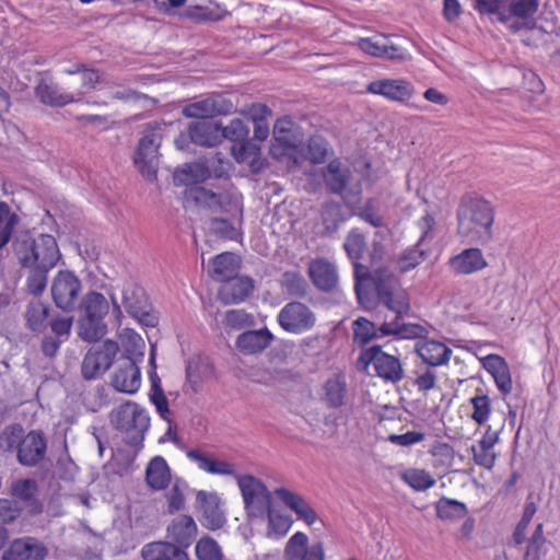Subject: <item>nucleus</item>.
I'll use <instances>...</instances> for the list:
<instances>
[{
	"label": "nucleus",
	"mask_w": 560,
	"mask_h": 560,
	"mask_svg": "<svg viewBox=\"0 0 560 560\" xmlns=\"http://www.w3.org/2000/svg\"><path fill=\"white\" fill-rule=\"evenodd\" d=\"M396 37L386 35H376L368 38H360L358 47L365 54L388 59V60H405L407 57L406 50L396 42Z\"/></svg>",
	"instance_id": "obj_13"
},
{
	"label": "nucleus",
	"mask_w": 560,
	"mask_h": 560,
	"mask_svg": "<svg viewBox=\"0 0 560 560\" xmlns=\"http://www.w3.org/2000/svg\"><path fill=\"white\" fill-rule=\"evenodd\" d=\"M107 331L104 319L80 316L78 319V336L86 342H96Z\"/></svg>",
	"instance_id": "obj_38"
},
{
	"label": "nucleus",
	"mask_w": 560,
	"mask_h": 560,
	"mask_svg": "<svg viewBox=\"0 0 560 560\" xmlns=\"http://www.w3.org/2000/svg\"><path fill=\"white\" fill-rule=\"evenodd\" d=\"M110 422L116 430L125 433L127 444L137 446L144 440L150 427V417L138 404L127 401L112 411Z\"/></svg>",
	"instance_id": "obj_3"
},
{
	"label": "nucleus",
	"mask_w": 560,
	"mask_h": 560,
	"mask_svg": "<svg viewBox=\"0 0 560 560\" xmlns=\"http://www.w3.org/2000/svg\"><path fill=\"white\" fill-rule=\"evenodd\" d=\"M281 288L296 299H304L308 293L305 278L298 271H285L280 280Z\"/></svg>",
	"instance_id": "obj_41"
},
{
	"label": "nucleus",
	"mask_w": 560,
	"mask_h": 560,
	"mask_svg": "<svg viewBox=\"0 0 560 560\" xmlns=\"http://www.w3.org/2000/svg\"><path fill=\"white\" fill-rule=\"evenodd\" d=\"M237 269V257L229 252L217 255L212 259L211 277L218 281H225L233 277Z\"/></svg>",
	"instance_id": "obj_39"
},
{
	"label": "nucleus",
	"mask_w": 560,
	"mask_h": 560,
	"mask_svg": "<svg viewBox=\"0 0 560 560\" xmlns=\"http://www.w3.org/2000/svg\"><path fill=\"white\" fill-rule=\"evenodd\" d=\"M49 306L39 300H33L26 305L24 318L26 326L34 332H40L47 327Z\"/></svg>",
	"instance_id": "obj_36"
},
{
	"label": "nucleus",
	"mask_w": 560,
	"mask_h": 560,
	"mask_svg": "<svg viewBox=\"0 0 560 560\" xmlns=\"http://www.w3.org/2000/svg\"><path fill=\"white\" fill-rule=\"evenodd\" d=\"M401 479L417 491L427 490L435 485V479L429 472L417 468L405 470Z\"/></svg>",
	"instance_id": "obj_45"
},
{
	"label": "nucleus",
	"mask_w": 560,
	"mask_h": 560,
	"mask_svg": "<svg viewBox=\"0 0 560 560\" xmlns=\"http://www.w3.org/2000/svg\"><path fill=\"white\" fill-rule=\"evenodd\" d=\"M24 436V429L21 424L7 425L0 433V447L8 452L18 451Z\"/></svg>",
	"instance_id": "obj_49"
},
{
	"label": "nucleus",
	"mask_w": 560,
	"mask_h": 560,
	"mask_svg": "<svg viewBox=\"0 0 560 560\" xmlns=\"http://www.w3.org/2000/svg\"><path fill=\"white\" fill-rule=\"evenodd\" d=\"M16 223L18 215L11 213L7 202L0 201V249L9 243Z\"/></svg>",
	"instance_id": "obj_46"
},
{
	"label": "nucleus",
	"mask_w": 560,
	"mask_h": 560,
	"mask_svg": "<svg viewBox=\"0 0 560 560\" xmlns=\"http://www.w3.org/2000/svg\"><path fill=\"white\" fill-rule=\"evenodd\" d=\"M197 503L200 505L208 528L218 529L224 525L225 517L217 494L199 491L197 493Z\"/></svg>",
	"instance_id": "obj_25"
},
{
	"label": "nucleus",
	"mask_w": 560,
	"mask_h": 560,
	"mask_svg": "<svg viewBox=\"0 0 560 560\" xmlns=\"http://www.w3.org/2000/svg\"><path fill=\"white\" fill-rule=\"evenodd\" d=\"M438 517L443 521H454L466 515V505L457 500L441 498L436 504Z\"/></svg>",
	"instance_id": "obj_42"
},
{
	"label": "nucleus",
	"mask_w": 560,
	"mask_h": 560,
	"mask_svg": "<svg viewBox=\"0 0 560 560\" xmlns=\"http://www.w3.org/2000/svg\"><path fill=\"white\" fill-rule=\"evenodd\" d=\"M476 9L481 14H493L501 22V16L508 14L510 0H475Z\"/></svg>",
	"instance_id": "obj_56"
},
{
	"label": "nucleus",
	"mask_w": 560,
	"mask_h": 560,
	"mask_svg": "<svg viewBox=\"0 0 560 560\" xmlns=\"http://www.w3.org/2000/svg\"><path fill=\"white\" fill-rule=\"evenodd\" d=\"M50 292L56 307L70 313L79 307L82 282L72 271L60 270L51 281Z\"/></svg>",
	"instance_id": "obj_8"
},
{
	"label": "nucleus",
	"mask_w": 560,
	"mask_h": 560,
	"mask_svg": "<svg viewBox=\"0 0 560 560\" xmlns=\"http://www.w3.org/2000/svg\"><path fill=\"white\" fill-rule=\"evenodd\" d=\"M364 246H365V241H364L363 235H361L359 233H354V232L350 233L347 236L345 245H343L348 256L353 261H357L358 259L361 258Z\"/></svg>",
	"instance_id": "obj_63"
},
{
	"label": "nucleus",
	"mask_w": 560,
	"mask_h": 560,
	"mask_svg": "<svg viewBox=\"0 0 560 560\" xmlns=\"http://www.w3.org/2000/svg\"><path fill=\"white\" fill-rule=\"evenodd\" d=\"M451 268L459 275H469L481 270L487 262L479 248H468L450 260Z\"/></svg>",
	"instance_id": "obj_28"
},
{
	"label": "nucleus",
	"mask_w": 560,
	"mask_h": 560,
	"mask_svg": "<svg viewBox=\"0 0 560 560\" xmlns=\"http://www.w3.org/2000/svg\"><path fill=\"white\" fill-rule=\"evenodd\" d=\"M47 442L40 431L32 430L22 440L16 451L18 462L25 467L37 466L44 460Z\"/></svg>",
	"instance_id": "obj_14"
},
{
	"label": "nucleus",
	"mask_w": 560,
	"mask_h": 560,
	"mask_svg": "<svg viewBox=\"0 0 560 560\" xmlns=\"http://www.w3.org/2000/svg\"><path fill=\"white\" fill-rule=\"evenodd\" d=\"M196 556L198 560H221L223 558L220 546L211 537H202L197 541Z\"/></svg>",
	"instance_id": "obj_51"
},
{
	"label": "nucleus",
	"mask_w": 560,
	"mask_h": 560,
	"mask_svg": "<svg viewBox=\"0 0 560 560\" xmlns=\"http://www.w3.org/2000/svg\"><path fill=\"white\" fill-rule=\"evenodd\" d=\"M362 269H363V267L360 264L354 262V275H355L354 290H355V294H357L360 305L363 306L365 310H371L375 306V299H374L373 294L368 289H365V287L363 284V282L366 280L362 276V272H361Z\"/></svg>",
	"instance_id": "obj_50"
},
{
	"label": "nucleus",
	"mask_w": 560,
	"mask_h": 560,
	"mask_svg": "<svg viewBox=\"0 0 560 560\" xmlns=\"http://www.w3.org/2000/svg\"><path fill=\"white\" fill-rule=\"evenodd\" d=\"M368 91L383 95L393 101H406L412 94V86L404 80H376L368 85Z\"/></svg>",
	"instance_id": "obj_23"
},
{
	"label": "nucleus",
	"mask_w": 560,
	"mask_h": 560,
	"mask_svg": "<svg viewBox=\"0 0 560 560\" xmlns=\"http://www.w3.org/2000/svg\"><path fill=\"white\" fill-rule=\"evenodd\" d=\"M144 560H189L188 555L173 542L155 541L141 550Z\"/></svg>",
	"instance_id": "obj_29"
},
{
	"label": "nucleus",
	"mask_w": 560,
	"mask_h": 560,
	"mask_svg": "<svg viewBox=\"0 0 560 560\" xmlns=\"http://www.w3.org/2000/svg\"><path fill=\"white\" fill-rule=\"evenodd\" d=\"M209 229L211 233L220 238L236 240L238 236L237 230L229 221V219L213 217L210 220Z\"/></svg>",
	"instance_id": "obj_57"
},
{
	"label": "nucleus",
	"mask_w": 560,
	"mask_h": 560,
	"mask_svg": "<svg viewBox=\"0 0 560 560\" xmlns=\"http://www.w3.org/2000/svg\"><path fill=\"white\" fill-rule=\"evenodd\" d=\"M168 538L180 549L189 547L196 538L197 525L189 515H179L167 527Z\"/></svg>",
	"instance_id": "obj_21"
},
{
	"label": "nucleus",
	"mask_w": 560,
	"mask_h": 560,
	"mask_svg": "<svg viewBox=\"0 0 560 560\" xmlns=\"http://www.w3.org/2000/svg\"><path fill=\"white\" fill-rule=\"evenodd\" d=\"M271 340L272 335L266 328L248 330L237 337L236 347L245 354H255L265 350Z\"/></svg>",
	"instance_id": "obj_30"
},
{
	"label": "nucleus",
	"mask_w": 560,
	"mask_h": 560,
	"mask_svg": "<svg viewBox=\"0 0 560 560\" xmlns=\"http://www.w3.org/2000/svg\"><path fill=\"white\" fill-rule=\"evenodd\" d=\"M236 478L247 516L264 518L271 508L270 491L262 481L252 475H242Z\"/></svg>",
	"instance_id": "obj_7"
},
{
	"label": "nucleus",
	"mask_w": 560,
	"mask_h": 560,
	"mask_svg": "<svg viewBox=\"0 0 560 560\" xmlns=\"http://www.w3.org/2000/svg\"><path fill=\"white\" fill-rule=\"evenodd\" d=\"M66 73L70 75H75V80H71L68 85L70 88H74L77 85V80L80 81L81 89L77 90L75 96H80L84 93V91L95 89L96 84L102 81V73L100 70L94 68H89L84 63H77L73 68L67 69Z\"/></svg>",
	"instance_id": "obj_32"
},
{
	"label": "nucleus",
	"mask_w": 560,
	"mask_h": 560,
	"mask_svg": "<svg viewBox=\"0 0 560 560\" xmlns=\"http://www.w3.org/2000/svg\"><path fill=\"white\" fill-rule=\"evenodd\" d=\"M106 370L101 366L94 353L88 351L81 364V373L84 380L91 381L98 378Z\"/></svg>",
	"instance_id": "obj_61"
},
{
	"label": "nucleus",
	"mask_w": 560,
	"mask_h": 560,
	"mask_svg": "<svg viewBox=\"0 0 560 560\" xmlns=\"http://www.w3.org/2000/svg\"><path fill=\"white\" fill-rule=\"evenodd\" d=\"M210 176L209 168L201 163H191L176 170L174 180L189 186L192 183L206 180Z\"/></svg>",
	"instance_id": "obj_40"
},
{
	"label": "nucleus",
	"mask_w": 560,
	"mask_h": 560,
	"mask_svg": "<svg viewBox=\"0 0 560 560\" xmlns=\"http://www.w3.org/2000/svg\"><path fill=\"white\" fill-rule=\"evenodd\" d=\"M122 305L126 312L139 323L148 327H155L159 323L156 314L148 300L144 290L132 281L122 287Z\"/></svg>",
	"instance_id": "obj_9"
},
{
	"label": "nucleus",
	"mask_w": 560,
	"mask_h": 560,
	"mask_svg": "<svg viewBox=\"0 0 560 560\" xmlns=\"http://www.w3.org/2000/svg\"><path fill=\"white\" fill-rule=\"evenodd\" d=\"M434 220L431 215L427 214L419 221V228L422 231L421 237L418 243L401 255L399 258V268L402 272L416 268L420 262L427 259L428 248L425 247V238L432 229Z\"/></svg>",
	"instance_id": "obj_17"
},
{
	"label": "nucleus",
	"mask_w": 560,
	"mask_h": 560,
	"mask_svg": "<svg viewBox=\"0 0 560 560\" xmlns=\"http://www.w3.org/2000/svg\"><path fill=\"white\" fill-rule=\"evenodd\" d=\"M324 182L332 194L340 195L345 198L350 179L351 171L340 161H331L323 173Z\"/></svg>",
	"instance_id": "obj_24"
},
{
	"label": "nucleus",
	"mask_w": 560,
	"mask_h": 560,
	"mask_svg": "<svg viewBox=\"0 0 560 560\" xmlns=\"http://www.w3.org/2000/svg\"><path fill=\"white\" fill-rule=\"evenodd\" d=\"M353 334L354 339L361 345H365L376 337L374 324L364 317L354 320Z\"/></svg>",
	"instance_id": "obj_58"
},
{
	"label": "nucleus",
	"mask_w": 560,
	"mask_h": 560,
	"mask_svg": "<svg viewBox=\"0 0 560 560\" xmlns=\"http://www.w3.org/2000/svg\"><path fill=\"white\" fill-rule=\"evenodd\" d=\"M38 492L37 481L31 478L19 479L11 485V494L32 506L33 512L40 513L43 505L36 500Z\"/></svg>",
	"instance_id": "obj_33"
},
{
	"label": "nucleus",
	"mask_w": 560,
	"mask_h": 560,
	"mask_svg": "<svg viewBox=\"0 0 560 560\" xmlns=\"http://www.w3.org/2000/svg\"><path fill=\"white\" fill-rule=\"evenodd\" d=\"M28 269L27 278H26V288L27 291L38 296L40 295L46 287L48 280V272L52 268H39V267H26Z\"/></svg>",
	"instance_id": "obj_47"
},
{
	"label": "nucleus",
	"mask_w": 560,
	"mask_h": 560,
	"mask_svg": "<svg viewBox=\"0 0 560 560\" xmlns=\"http://www.w3.org/2000/svg\"><path fill=\"white\" fill-rule=\"evenodd\" d=\"M545 542L542 524H538L526 548L524 560H540L541 548Z\"/></svg>",
	"instance_id": "obj_59"
},
{
	"label": "nucleus",
	"mask_w": 560,
	"mask_h": 560,
	"mask_svg": "<svg viewBox=\"0 0 560 560\" xmlns=\"http://www.w3.org/2000/svg\"><path fill=\"white\" fill-rule=\"evenodd\" d=\"M110 385L120 393L135 394L141 385V373L136 362L121 358L112 375Z\"/></svg>",
	"instance_id": "obj_16"
},
{
	"label": "nucleus",
	"mask_w": 560,
	"mask_h": 560,
	"mask_svg": "<svg viewBox=\"0 0 560 560\" xmlns=\"http://www.w3.org/2000/svg\"><path fill=\"white\" fill-rule=\"evenodd\" d=\"M36 96L46 105L61 107L75 101L73 93H62L59 88L42 81L36 86Z\"/></svg>",
	"instance_id": "obj_37"
},
{
	"label": "nucleus",
	"mask_w": 560,
	"mask_h": 560,
	"mask_svg": "<svg viewBox=\"0 0 560 560\" xmlns=\"http://www.w3.org/2000/svg\"><path fill=\"white\" fill-rule=\"evenodd\" d=\"M80 316L104 319L108 314L109 304L98 292L91 291L79 302Z\"/></svg>",
	"instance_id": "obj_34"
},
{
	"label": "nucleus",
	"mask_w": 560,
	"mask_h": 560,
	"mask_svg": "<svg viewBox=\"0 0 560 560\" xmlns=\"http://www.w3.org/2000/svg\"><path fill=\"white\" fill-rule=\"evenodd\" d=\"M370 364H373L376 375L386 382L396 384L405 377L400 359L383 351L381 346L361 351L357 361L358 369L365 371Z\"/></svg>",
	"instance_id": "obj_5"
},
{
	"label": "nucleus",
	"mask_w": 560,
	"mask_h": 560,
	"mask_svg": "<svg viewBox=\"0 0 560 560\" xmlns=\"http://www.w3.org/2000/svg\"><path fill=\"white\" fill-rule=\"evenodd\" d=\"M457 232L468 244L485 245L492 240L494 208L478 196H464L456 212Z\"/></svg>",
	"instance_id": "obj_1"
},
{
	"label": "nucleus",
	"mask_w": 560,
	"mask_h": 560,
	"mask_svg": "<svg viewBox=\"0 0 560 560\" xmlns=\"http://www.w3.org/2000/svg\"><path fill=\"white\" fill-rule=\"evenodd\" d=\"M416 352L430 366L447 363L452 354V350L448 347L435 340L418 342L416 345Z\"/></svg>",
	"instance_id": "obj_27"
},
{
	"label": "nucleus",
	"mask_w": 560,
	"mask_h": 560,
	"mask_svg": "<svg viewBox=\"0 0 560 560\" xmlns=\"http://www.w3.org/2000/svg\"><path fill=\"white\" fill-rule=\"evenodd\" d=\"M211 106L212 104L210 103L209 97H207L205 100L185 106L183 109V114L186 117L209 119L213 117Z\"/></svg>",
	"instance_id": "obj_62"
},
{
	"label": "nucleus",
	"mask_w": 560,
	"mask_h": 560,
	"mask_svg": "<svg viewBox=\"0 0 560 560\" xmlns=\"http://www.w3.org/2000/svg\"><path fill=\"white\" fill-rule=\"evenodd\" d=\"M308 538L304 533H295L287 542L284 556L287 560H301L307 548Z\"/></svg>",
	"instance_id": "obj_52"
},
{
	"label": "nucleus",
	"mask_w": 560,
	"mask_h": 560,
	"mask_svg": "<svg viewBox=\"0 0 560 560\" xmlns=\"http://www.w3.org/2000/svg\"><path fill=\"white\" fill-rule=\"evenodd\" d=\"M152 386H151V393H150V399L156 407L158 412L160 416L170 422L168 415V401L166 396L164 395V392L160 385V380L151 377Z\"/></svg>",
	"instance_id": "obj_55"
},
{
	"label": "nucleus",
	"mask_w": 560,
	"mask_h": 560,
	"mask_svg": "<svg viewBox=\"0 0 560 560\" xmlns=\"http://www.w3.org/2000/svg\"><path fill=\"white\" fill-rule=\"evenodd\" d=\"M393 313V318L390 320L384 322L380 330L382 335H396L400 338H419L422 337L425 332L424 327L419 324H410L405 323L402 320V315L406 312L390 311Z\"/></svg>",
	"instance_id": "obj_26"
},
{
	"label": "nucleus",
	"mask_w": 560,
	"mask_h": 560,
	"mask_svg": "<svg viewBox=\"0 0 560 560\" xmlns=\"http://www.w3.org/2000/svg\"><path fill=\"white\" fill-rule=\"evenodd\" d=\"M162 131L160 127H147L135 154V165L141 175L149 182L156 178L159 164V148L162 143Z\"/></svg>",
	"instance_id": "obj_6"
},
{
	"label": "nucleus",
	"mask_w": 560,
	"mask_h": 560,
	"mask_svg": "<svg viewBox=\"0 0 560 560\" xmlns=\"http://www.w3.org/2000/svg\"><path fill=\"white\" fill-rule=\"evenodd\" d=\"M187 456L198 464V467L209 474L230 476L234 475V466L228 462L211 458L198 450H190Z\"/></svg>",
	"instance_id": "obj_35"
},
{
	"label": "nucleus",
	"mask_w": 560,
	"mask_h": 560,
	"mask_svg": "<svg viewBox=\"0 0 560 560\" xmlns=\"http://www.w3.org/2000/svg\"><path fill=\"white\" fill-rule=\"evenodd\" d=\"M48 549L35 537L14 539L2 553V560H45Z\"/></svg>",
	"instance_id": "obj_15"
},
{
	"label": "nucleus",
	"mask_w": 560,
	"mask_h": 560,
	"mask_svg": "<svg viewBox=\"0 0 560 560\" xmlns=\"http://www.w3.org/2000/svg\"><path fill=\"white\" fill-rule=\"evenodd\" d=\"M325 401L330 408L342 406L346 395V383L340 377L327 380L325 383Z\"/></svg>",
	"instance_id": "obj_43"
},
{
	"label": "nucleus",
	"mask_w": 560,
	"mask_h": 560,
	"mask_svg": "<svg viewBox=\"0 0 560 560\" xmlns=\"http://www.w3.org/2000/svg\"><path fill=\"white\" fill-rule=\"evenodd\" d=\"M266 516L268 518L269 529L279 536L285 535L291 527V518L289 516L275 514L271 508L267 511Z\"/></svg>",
	"instance_id": "obj_64"
},
{
	"label": "nucleus",
	"mask_w": 560,
	"mask_h": 560,
	"mask_svg": "<svg viewBox=\"0 0 560 560\" xmlns=\"http://www.w3.org/2000/svg\"><path fill=\"white\" fill-rule=\"evenodd\" d=\"M275 494L287 508L295 513L299 520L304 521L307 525H313L316 522V512L302 495L287 488H277Z\"/></svg>",
	"instance_id": "obj_20"
},
{
	"label": "nucleus",
	"mask_w": 560,
	"mask_h": 560,
	"mask_svg": "<svg viewBox=\"0 0 560 560\" xmlns=\"http://www.w3.org/2000/svg\"><path fill=\"white\" fill-rule=\"evenodd\" d=\"M327 155V143L320 137H312L307 143L306 158L314 164L324 163Z\"/></svg>",
	"instance_id": "obj_60"
},
{
	"label": "nucleus",
	"mask_w": 560,
	"mask_h": 560,
	"mask_svg": "<svg viewBox=\"0 0 560 560\" xmlns=\"http://www.w3.org/2000/svg\"><path fill=\"white\" fill-rule=\"evenodd\" d=\"M470 404L472 406L471 418L478 424H483L488 421L490 412H491V400L485 394H478L470 398Z\"/></svg>",
	"instance_id": "obj_53"
},
{
	"label": "nucleus",
	"mask_w": 560,
	"mask_h": 560,
	"mask_svg": "<svg viewBox=\"0 0 560 560\" xmlns=\"http://www.w3.org/2000/svg\"><path fill=\"white\" fill-rule=\"evenodd\" d=\"M278 323L288 332L302 334L315 326L316 315L306 304L293 301L281 308Z\"/></svg>",
	"instance_id": "obj_10"
},
{
	"label": "nucleus",
	"mask_w": 560,
	"mask_h": 560,
	"mask_svg": "<svg viewBox=\"0 0 560 560\" xmlns=\"http://www.w3.org/2000/svg\"><path fill=\"white\" fill-rule=\"evenodd\" d=\"M185 201L188 205L209 209L213 213L230 212L231 208L240 211L238 205L232 202L230 196L215 194L201 186H189L185 190Z\"/></svg>",
	"instance_id": "obj_12"
},
{
	"label": "nucleus",
	"mask_w": 560,
	"mask_h": 560,
	"mask_svg": "<svg viewBox=\"0 0 560 560\" xmlns=\"http://www.w3.org/2000/svg\"><path fill=\"white\" fill-rule=\"evenodd\" d=\"M538 8L539 0H510L508 14L501 16V23L513 33L534 30L537 27L535 15Z\"/></svg>",
	"instance_id": "obj_11"
},
{
	"label": "nucleus",
	"mask_w": 560,
	"mask_h": 560,
	"mask_svg": "<svg viewBox=\"0 0 560 560\" xmlns=\"http://www.w3.org/2000/svg\"><path fill=\"white\" fill-rule=\"evenodd\" d=\"M89 351L94 353V358L107 371L119 351V346L116 341L107 339L102 343L93 346Z\"/></svg>",
	"instance_id": "obj_44"
},
{
	"label": "nucleus",
	"mask_w": 560,
	"mask_h": 560,
	"mask_svg": "<svg viewBox=\"0 0 560 560\" xmlns=\"http://www.w3.org/2000/svg\"><path fill=\"white\" fill-rule=\"evenodd\" d=\"M375 287L380 302L389 311L408 312L409 304L402 292L397 291L398 280L387 265L372 267L370 272L362 273Z\"/></svg>",
	"instance_id": "obj_4"
},
{
	"label": "nucleus",
	"mask_w": 560,
	"mask_h": 560,
	"mask_svg": "<svg viewBox=\"0 0 560 560\" xmlns=\"http://www.w3.org/2000/svg\"><path fill=\"white\" fill-rule=\"evenodd\" d=\"M308 276L313 284L323 292H331L338 285V273L335 266L324 258H317L308 265Z\"/></svg>",
	"instance_id": "obj_18"
},
{
	"label": "nucleus",
	"mask_w": 560,
	"mask_h": 560,
	"mask_svg": "<svg viewBox=\"0 0 560 560\" xmlns=\"http://www.w3.org/2000/svg\"><path fill=\"white\" fill-rule=\"evenodd\" d=\"M222 139L244 142L249 135V127L240 118L233 119L226 127L221 126Z\"/></svg>",
	"instance_id": "obj_54"
},
{
	"label": "nucleus",
	"mask_w": 560,
	"mask_h": 560,
	"mask_svg": "<svg viewBox=\"0 0 560 560\" xmlns=\"http://www.w3.org/2000/svg\"><path fill=\"white\" fill-rule=\"evenodd\" d=\"M145 481L154 490L166 489L171 482V471L162 456L153 457L145 469Z\"/></svg>",
	"instance_id": "obj_31"
},
{
	"label": "nucleus",
	"mask_w": 560,
	"mask_h": 560,
	"mask_svg": "<svg viewBox=\"0 0 560 560\" xmlns=\"http://www.w3.org/2000/svg\"><path fill=\"white\" fill-rule=\"evenodd\" d=\"M322 221L326 233H334L345 220L341 206L338 202H326L322 209Z\"/></svg>",
	"instance_id": "obj_48"
},
{
	"label": "nucleus",
	"mask_w": 560,
	"mask_h": 560,
	"mask_svg": "<svg viewBox=\"0 0 560 560\" xmlns=\"http://www.w3.org/2000/svg\"><path fill=\"white\" fill-rule=\"evenodd\" d=\"M14 252L22 267L54 268L61 258L57 241L49 234H42L37 240H18Z\"/></svg>",
	"instance_id": "obj_2"
},
{
	"label": "nucleus",
	"mask_w": 560,
	"mask_h": 560,
	"mask_svg": "<svg viewBox=\"0 0 560 560\" xmlns=\"http://www.w3.org/2000/svg\"><path fill=\"white\" fill-rule=\"evenodd\" d=\"M191 142L201 147H214L222 141L221 124L212 119L194 121L188 127Z\"/></svg>",
	"instance_id": "obj_19"
},
{
	"label": "nucleus",
	"mask_w": 560,
	"mask_h": 560,
	"mask_svg": "<svg viewBox=\"0 0 560 560\" xmlns=\"http://www.w3.org/2000/svg\"><path fill=\"white\" fill-rule=\"evenodd\" d=\"M253 280L247 277H231L219 291L220 300L225 304L243 302L253 291Z\"/></svg>",
	"instance_id": "obj_22"
}]
</instances>
